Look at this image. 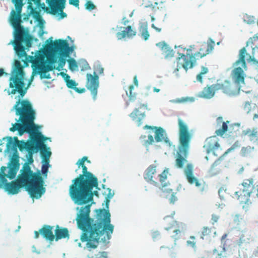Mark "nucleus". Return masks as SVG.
I'll list each match as a JSON object with an SVG mask.
<instances>
[{
	"label": "nucleus",
	"instance_id": "nucleus-41",
	"mask_svg": "<svg viewBox=\"0 0 258 258\" xmlns=\"http://www.w3.org/2000/svg\"><path fill=\"white\" fill-rule=\"evenodd\" d=\"M136 33H117L116 37L118 40L123 39L126 40L127 39L132 38L135 36Z\"/></svg>",
	"mask_w": 258,
	"mask_h": 258
},
{
	"label": "nucleus",
	"instance_id": "nucleus-27",
	"mask_svg": "<svg viewBox=\"0 0 258 258\" xmlns=\"http://www.w3.org/2000/svg\"><path fill=\"white\" fill-rule=\"evenodd\" d=\"M55 239L56 241L63 238H69V230L67 228H59L57 225L55 230Z\"/></svg>",
	"mask_w": 258,
	"mask_h": 258
},
{
	"label": "nucleus",
	"instance_id": "nucleus-40",
	"mask_svg": "<svg viewBox=\"0 0 258 258\" xmlns=\"http://www.w3.org/2000/svg\"><path fill=\"white\" fill-rule=\"evenodd\" d=\"M14 139L15 142V146L16 147H18L20 151H22L23 150L25 149L27 142H25L24 141H19L18 138L16 137H14Z\"/></svg>",
	"mask_w": 258,
	"mask_h": 258
},
{
	"label": "nucleus",
	"instance_id": "nucleus-45",
	"mask_svg": "<svg viewBox=\"0 0 258 258\" xmlns=\"http://www.w3.org/2000/svg\"><path fill=\"white\" fill-rule=\"evenodd\" d=\"M85 9L89 11L96 9V6L91 1H88L85 5Z\"/></svg>",
	"mask_w": 258,
	"mask_h": 258
},
{
	"label": "nucleus",
	"instance_id": "nucleus-3",
	"mask_svg": "<svg viewBox=\"0 0 258 258\" xmlns=\"http://www.w3.org/2000/svg\"><path fill=\"white\" fill-rule=\"evenodd\" d=\"M9 87L12 89L8 91V94H19V99L13 106L16 115L19 116L18 120L21 123H15L10 128L12 132L18 131L20 135L24 133H31L36 130L34 120L35 118V111L32 105L27 99L21 100L26 94L27 87H25L24 77L11 76L9 79Z\"/></svg>",
	"mask_w": 258,
	"mask_h": 258
},
{
	"label": "nucleus",
	"instance_id": "nucleus-10",
	"mask_svg": "<svg viewBox=\"0 0 258 258\" xmlns=\"http://www.w3.org/2000/svg\"><path fill=\"white\" fill-rule=\"evenodd\" d=\"M144 128L151 130V131L149 132V134L148 136V140H145L146 138V135H142L140 137V139L143 140V145L146 147H148L154 142L153 136L150 134L153 132L155 133V139L156 142H161L164 141L166 143H167L169 142V140L166 136V133L162 127L152 126L146 125L144 126Z\"/></svg>",
	"mask_w": 258,
	"mask_h": 258
},
{
	"label": "nucleus",
	"instance_id": "nucleus-26",
	"mask_svg": "<svg viewBox=\"0 0 258 258\" xmlns=\"http://www.w3.org/2000/svg\"><path fill=\"white\" fill-rule=\"evenodd\" d=\"M156 45L162 50L166 58H169L174 56V51L165 42H159Z\"/></svg>",
	"mask_w": 258,
	"mask_h": 258
},
{
	"label": "nucleus",
	"instance_id": "nucleus-15",
	"mask_svg": "<svg viewBox=\"0 0 258 258\" xmlns=\"http://www.w3.org/2000/svg\"><path fill=\"white\" fill-rule=\"evenodd\" d=\"M216 87L217 91L221 90L223 93L230 96L238 95L240 89V86H235L232 82L227 80L223 81H218L216 83Z\"/></svg>",
	"mask_w": 258,
	"mask_h": 258
},
{
	"label": "nucleus",
	"instance_id": "nucleus-60",
	"mask_svg": "<svg viewBox=\"0 0 258 258\" xmlns=\"http://www.w3.org/2000/svg\"><path fill=\"white\" fill-rule=\"evenodd\" d=\"M40 234V233L39 231H35L34 232V234H35L34 237H35V238H36V239L38 238L39 237V234Z\"/></svg>",
	"mask_w": 258,
	"mask_h": 258
},
{
	"label": "nucleus",
	"instance_id": "nucleus-39",
	"mask_svg": "<svg viewBox=\"0 0 258 258\" xmlns=\"http://www.w3.org/2000/svg\"><path fill=\"white\" fill-rule=\"evenodd\" d=\"M69 69L72 71H75L78 70V64L74 58H70L68 60Z\"/></svg>",
	"mask_w": 258,
	"mask_h": 258
},
{
	"label": "nucleus",
	"instance_id": "nucleus-33",
	"mask_svg": "<svg viewBox=\"0 0 258 258\" xmlns=\"http://www.w3.org/2000/svg\"><path fill=\"white\" fill-rule=\"evenodd\" d=\"M254 148L250 146L243 147L240 151V154L242 157H248L252 155Z\"/></svg>",
	"mask_w": 258,
	"mask_h": 258
},
{
	"label": "nucleus",
	"instance_id": "nucleus-38",
	"mask_svg": "<svg viewBox=\"0 0 258 258\" xmlns=\"http://www.w3.org/2000/svg\"><path fill=\"white\" fill-rule=\"evenodd\" d=\"M243 21L248 25H251L255 23V19L254 16L245 14L243 16Z\"/></svg>",
	"mask_w": 258,
	"mask_h": 258
},
{
	"label": "nucleus",
	"instance_id": "nucleus-8",
	"mask_svg": "<svg viewBox=\"0 0 258 258\" xmlns=\"http://www.w3.org/2000/svg\"><path fill=\"white\" fill-rule=\"evenodd\" d=\"M168 172V169H165L161 174L157 175V166L152 164L148 166L145 171L144 178L148 182L156 186L159 185V182L157 181V178H159V181L161 183L162 187H164L168 184L166 181L167 179Z\"/></svg>",
	"mask_w": 258,
	"mask_h": 258
},
{
	"label": "nucleus",
	"instance_id": "nucleus-50",
	"mask_svg": "<svg viewBox=\"0 0 258 258\" xmlns=\"http://www.w3.org/2000/svg\"><path fill=\"white\" fill-rule=\"evenodd\" d=\"M47 60L49 64H53L56 62V59L54 57H53L52 55V53L50 54V55H48V56H47L46 57Z\"/></svg>",
	"mask_w": 258,
	"mask_h": 258
},
{
	"label": "nucleus",
	"instance_id": "nucleus-12",
	"mask_svg": "<svg viewBox=\"0 0 258 258\" xmlns=\"http://www.w3.org/2000/svg\"><path fill=\"white\" fill-rule=\"evenodd\" d=\"M173 215L174 214H172L171 216H166L164 220L165 224L167 226L165 229L168 231H171L173 232L171 237L174 239L175 241L174 245H175V241L180 238L184 227L182 223H179L174 220Z\"/></svg>",
	"mask_w": 258,
	"mask_h": 258
},
{
	"label": "nucleus",
	"instance_id": "nucleus-4",
	"mask_svg": "<svg viewBox=\"0 0 258 258\" xmlns=\"http://www.w3.org/2000/svg\"><path fill=\"white\" fill-rule=\"evenodd\" d=\"M215 42L209 39L199 45H190L187 48L182 45L177 46L178 57L177 60V68L175 72L183 68L186 72L192 69L197 64V60L211 53L214 49Z\"/></svg>",
	"mask_w": 258,
	"mask_h": 258
},
{
	"label": "nucleus",
	"instance_id": "nucleus-46",
	"mask_svg": "<svg viewBox=\"0 0 258 258\" xmlns=\"http://www.w3.org/2000/svg\"><path fill=\"white\" fill-rule=\"evenodd\" d=\"M189 239V240L186 241L187 245L192 248H196V241H195V237L194 236H190Z\"/></svg>",
	"mask_w": 258,
	"mask_h": 258
},
{
	"label": "nucleus",
	"instance_id": "nucleus-9",
	"mask_svg": "<svg viewBox=\"0 0 258 258\" xmlns=\"http://www.w3.org/2000/svg\"><path fill=\"white\" fill-rule=\"evenodd\" d=\"M248 54L245 47H243L239 51V58L236 60L235 64L236 66L241 65L242 68L238 67L233 69L232 72V78L235 83V86H240V84H244L245 74L242 69H246L245 57Z\"/></svg>",
	"mask_w": 258,
	"mask_h": 258
},
{
	"label": "nucleus",
	"instance_id": "nucleus-44",
	"mask_svg": "<svg viewBox=\"0 0 258 258\" xmlns=\"http://www.w3.org/2000/svg\"><path fill=\"white\" fill-rule=\"evenodd\" d=\"M108 192L107 195V196L105 197V205L106 207L108 209V206H109V203L110 202V199L112 198V197L114 195V193L113 191H111V189L108 188L107 189Z\"/></svg>",
	"mask_w": 258,
	"mask_h": 258
},
{
	"label": "nucleus",
	"instance_id": "nucleus-16",
	"mask_svg": "<svg viewBox=\"0 0 258 258\" xmlns=\"http://www.w3.org/2000/svg\"><path fill=\"white\" fill-rule=\"evenodd\" d=\"M184 173L188 182L191 185H195L197 188L201 191H203L205 188V183L199 179L194 176V166L191 163L186 165L184 170Z\"/></svg>",
	"mask_w": 258,
	"mask_h": 258
},
{
	"label": "nucleus",
	"instance_id": "nucleus-21",
	"mask_svg": "<svg viewBox=\"0 0 258 258\" xmlns=\"http://www.w3.org/2000/svg\"><path fill=\"white\" fill-rule=\"evenodd\" d=\"M50 53L49 48L46 46L44 48H41L37 51L34 56V59L33 61L37 68L41 64L45 63V59L47 56L50 55Z\"/></svg>",
	"mask_w": 258,
	"mask_h": 258
},
{
	"label": "nucleus",
	"instance_id": "nucleus-18",
	"mask_svg": "<svg viewBox=\"0 0 258 258\" xmlns=\"http://www.w3.org/2000/svg\"><path fill=\"white\" fill-rule=\"evenodd\" d=\"M28 1V9L30 10L29 14L38 22L40 27L39 32H44L43 31L44 25L45 21L42 19L40 15L41 8L36 7V5H34L33 2Z\"/></svg>",
	"mask_w": 258,
	"mask_h": 258
},
{
	"label": "nucleus",
	"instance_id": "nucleus-13",
	"mask_svg": "<svg viewBox=\"0 0 258 258\" xmlns=\"http://www.w3.org/2000/svg\"><path fill=\"white\" fill-rule=\"evenodd\" d=\"M95 71L94 76L91 74H87V82L86 84V87L91 92L94 100L96 98L97 89L99 87V77L96 74V72L99 74H102L103 73L104 69L98 65L95 68Z\"/></svg>",
	"mask_w": 258,
	"mask_h": 258
},
{
	"label": "nucleus",
	"instance_id": "nucleus-63",
	"mask_svg": "<svg viewBox=\"0 0 258 258\" xmlns=\"http://www.w3.org/2000/svg\"><path fill=\"white\" fill-rule=\"evenodd\" d=\"M123 21V24L124 26L126 25V24L129 21L126 19V18H123L122 19Z\"/></svg>",
	"mask_w": 258,
	"mask_h": 258
},
{
	"label": "nucleus",
	"instance_id": "nucleus-53",
	"mask_svg": "<svg viewBox=\"0 0 258 258\" xmlns=\"http://www.w3.org/2000/svg\"><path fill=\"white\" fill-rule=\"evenodd\" d=\"M177 198L176 197L175 194L172 192L170 196V198L169 199L170 203L171 204H174L175 202L177 201Z\"/></svg>",
	"mask_w": 258,
	"mask_h": 258
},
{
	"label": "nucleus",
	"instance_id": "nucleus-36",
	"mask_svg": "<svg viewBox=\"0 0 258 258\" xmlns=\"http://www.w3.org/2000/svg\"><path fill=\"white\" fill-rule=\"evenodd\" d=\"M67 86L68 88L71 89H74L77 92L82 93L83 92V90H79L78 88H76V86L77 85V84L76 82L73 80H71L70 78L67 79L65 81Z\"/></svg>",
	"mask_w": 258,
	"mask_h": 258
},
{
	"label": "nucleus",
	"instance_id": "nucleus-31",
	"mask_svg": "<svg viewBox=\"0 0 258 258\" xmlns=\"http://www.w3.org/2000/svg\"><path fill=\"white\" fill-rule=\"evenodd\" d=\"M252 237L251 235L248 232H244L241 234L237 244L239 246H241L243 244L249 243Z\"/></svg>",
	"mask_w": 258,
	"mask_h": 258
},
{
	"label": "nucleus",
	"instance_id": "nucleus-30",
	"mask_svg": "<svg viewBox=\"0 0 258 258\" xmlns=\"http://www.w3.org/2000/svg\"><path fill=\"white\" fill-rule=\"evenodd\" d=\"M212 233H213L214 235L216 234L215 228H212L205 226L202 229L201 234V238L204 239L205 238H210L212 235Z\"/></svg>",
	"mask_w": 258,
	"mask_h": 258
},
{
	"label": "nucleus",
	"instance_id": "nucleus-58",
	"mask_svg": "<svg viewBox=\"0 0 258 258\" xmlns=\"http://www.w3.org/2000/svg\"><path fill=\"white\" fill-rule=\"evenodd\" d=\"M32 154H29L30 157L28 159V162H26V163H28L29 165V164H31V163H32L33 162V158L32 157Z\"/></svg>",
	"mask_w": 258,
	"mask_h": 258
},
{
	"label": "nucleus",
	"instance_id": "nucleus-7",
	"mask_svg": "<svg viewBox=\"0 0 258 258\" xmlns=\"http://www.w3.org/2000/svg\"><path fill=\"white\" fill-rule=\"evenodd\" d=\"M253 188V179L252 178L245 179L239 185L238 190L234 193L235 198L245 211L249 210L252 204L250 197Z\"/></svg>",
	"mask_w": 258,
	"mask_h": 258
},
{
	"label": "nucleus",
	"instance_id": "nucleus-37",
	"mask_svg": "<svg viewBox=\"0 0 258 258\" xmlns=\"http://www.w3.org/2000/svg\"><path fill=\"white\" fill-rule=\"evenodd\" d=\"M229 122V121H227L226 122H223L222 124V127L217 130L215 133L216 135L222 136H223L228 130V125L227 123Z\"/></svg>",
	"mask_w": 258,
	"mask_h": 258
},
{
	"label": "nucleus",
	"instance_id": "nucleus-35",
	"mask_svg": "<svg viewBox=\"0 0 258 258\" xmlns=\"http://www.w3.org/2000/svg\"><path fill=\"white\" fill-rule=\"evenodd\" d=\"M48 168H49V162H44L41 167V170H37L36 172L40 171L41 176L43 178V180L44 178H46L47 176V173L48 172Z\"/></svg>",
	"mask_w": 258,
	"mask_h": 258
},
{
	"label": "nucleus",
	"instance_id": "nucleus-42",
	"mask_svg": "<svg viewBox=\"0 0 258 258\" xmlns=\"http://www.w3.org/2000/svg\"><path fill=\"white\" fill-rule=\"evenodd\" d=\"M38 147L32 142H27L25 149L28 151L29 154H32Z\"/></svg>",
	"mask_w": 258,
	"mask_h": 258
},
{
	"label": "nucleus",
	"instance_id": "nucleus-61",
	"mask_svg": "<svg viewBox=\"0 0 258 258\" xmlns=\"http://www.w3.org/2000/svg\"><path fill=\"white\" fill-rule=\"evenodd\" d=\"M134 83L136 86H138V81L137 76H135L134 78Z\"/></svg>",
	"mask_w": 258,
	"mask_h": 258
},
{
	"label": "nucleus",
	"instance_id": "nucleus-5",
	"mask_svg": "<svg viewBox=\"0 0 258 258\" xmlns=\"http://www.w3.org/2000/svg\"><path fill=\"white\" fill-rule=\"evenodd\" d=\"M178 124L179 145L177 152L175 165L177 168L181 169L187 162L186 159L187 157L192 135L187 125L181 118L178 119Z\"/></svg>",
	"mask_w": 258,
	"mask_h": 258
},
{
	"label": "nucleus",
	"instance_id": "nucleus-20",
	"mask_svg": "<svg viewBox=\"0 0 258 258\" xmlns=\"http://www.w3.org/2000/svg\"><path fill=\"white\" fill-rule=\"evenodd\" d=\"M49 48L50 54L52 52H63L66 50L68 47V44L65 40H59L51 42L46 45Z\"/></svg>",
	"mask_w": 258,
	"mask_h": 258
},
{
	"label": "nucleus",
	"instance_id": "nucleus-28",
	"mask_svg": "<svg viewBox=\"0 0 258 258\" xmlns=\"http://www.w3.org/2000/svg\"><path fill=\"white\" fill-rule=\"evenodd\" d=\"M242 135L248 137L251 141L258 139V130L256 128H248L242 131Z\"/></svg>",
	"mask_w": 258,
	"mask_h": 258
},
{
	"label": "nucleus",
	"instance_id": "nucleus-25",
	"mask_svg": "<svg viewBox=\"0 0 258 258\" xmlns=\"http://www.w3.org/2000/svg\"><path fill=\"white\" fill-rule=\"evenodd\" d=\"M37 68L39 71L40 77L42 79V78L50 79V75L48 74L47 75H46V73L49 71H51L54 69H56V68L54 65L51 64L49 63L47 64H45V63H43V64H41Z\"/></svg>",
	"mask_w": 258,
	"mask_h": 258
},
{
	"label": "nucleus",
	"instance_id": "nucleus-2",
	"mask_svg": "<svg viewBox=\"0 0 258 258\" xmlns=\"http://www.w3.org/2000/svg\"><path fill=\"white\" fill-rule=\"evenodd\" d=\"M20 166L19 159L12 158L9 165L8 174H6L7 167L2 166L0 169V188L4 187L9 194L15 195L18 193L20 188L25 187L32 198L39 199L45 192L44 187L45 182L41 176L40 171L34 172L28 163H25L20 174L16 180L7 182V178L14 179Z\"/></svg>",
	"mask_w": 258,
	"mask_h": 258
},
{
	"label": "nucleus",
	"instance_id": "nucleus-14",
	"mask_svg": "<svg viewBox=\"0 0 258 258\" xmlns=\"http://www.w3.org/2000/svg\"><path fill=\"white\" fill-rule=\"evenodd\" d=\"M35 126L36 130L29 134L31 138H32V136H34L37 141V147L40 150V154L44 162H49L51 152L49 151V148H47L46 145L43 143L45 138L41 133L37 132V127L36 125Z\"/></svg>",
	"mask_w": 258,
	"mask_h": 258
},
{
	"label": "nucleus",
	"instance_id": "nucleus-51",
	"mask_svg": "<svg viewBox=\"0 0 258 258\" xmlns=\"http://www.w3.org/2000/svg\"><path fill=\"white\" fill-rule=\"evenodd\" d=\"M123 29L121 31V32L123 33H128V32H132L133 31V29L132 26H127L123 27Z\"/></svg>",
	"mask_w": 258,
	"mask_h": 258
},
{
	"label": "nucleus",
	"instance_id": "nucleus-11",
	"mask_svg": "<svg viewBox=\"0 0 258 258\" xmlns=\"http://www.w3.org/2000/svg\"><path fill=\"white\" fill-rule=\"evenodd\" d=\"M29 34L14 33L15 38L14 41V49L19 57H23L26 55L23 44L28 48L31 46L33 37Z\"/></svg>",
	"mask_w": 258,
	"mask_h": 258
},
{
	"label": "nucleus",
	"instance_id": "nucleus-47",
	"mask_svg": "<svg viewBox=\"0 0 258 258\" xmlns=\"http://www.w3.org/2000/svg\"><path fill=\"white\" fill-rule=\"evenodd\" d=\"M243 110L247 113H249L252 111L251 105L249 102L246 101L244 103Z\"/></svg>",
	"mask_w": 258,
	"mask_h": 258
},
{
	"label": "nucleus",
	"instance_id": "nucleus-32",
	"mask_svg": "<svg viewBox=\"0 0 258 258\" xmlns=\"http://www.w3.org/2000/svg\"><path fill=\"white\" fill-rule=\"evenodd\" d=\"M213 254L215 255V258H228L227 253L224 247L220 246L217 249H214L213 251Z\"/></svg>",
	"mask_w": 258,
	"mask_h": 258
},
{
	"label": "nucleus",
	"instance_id": "nucleus-52",
	"mask_svg": "<svg viewBox=\"0 0 258 258\" xmlns=\"http://www.w3.org/2000/svg\"><path fill=\"white\" fill-rule=\"evenodd\" d=\"M69 4L76 8H79V0H69Z\"/></svg>",
	"mask_w": 258,
	"mask_h": 258
},
{
	"label": "nucleus",
	"instance_id": "nucleus-1",
	"mask_svg": "<svg viewBox=\"0 0 258 258\" xmlns=\"http://www.w3.org/2000/svg\"><path fill=\"white\" fill-rule=\"evenodd\" d=\"M95 182L86 188L79 186L69 190L70 196L75 204H87L81 207L76 220L78 228L83 231L80 239L82 242H86V247L90 250L97 248L100 240L104 243H108L114 230V226L110 223L111 215L108 210H96L95 217H90L93 196L98 197L97 191H92L94 187L98 188L97 179Z\"/></svg>",
	"mask_w": 258,
	"mask_h": 258
},
{
	"label": "nucleus",
	"instance_id": "nucleus-55",
	"mask_svg": "<svg viewBox=\"0 0 258 258\" xmlns=\"http://www.w3.org/2000/svg\"><path fill=\"white\" fill-rule=\"evenodd\" d=\"M60 75L62 76V77L64 79V80L66 81L67 79H68L69 78H70V76L66 74L64 72H60Z\"/></svg>",
	"mask_w": 258,
	"mask_h": 258
},
{
	"label": "nucleus",
	"instance_id": "nucleus-23",
	"mask_svg": "<svg viewBox=\"0 0 258 258\" xmlns=\"http://www.w3.org/2000/svg\"><path fill=\"white\" fill-rule=\"evenodd\" d=\"M53 226L45 225L39 230V232L46 240L52 241L55 238L53 233Z\"/></svg>",
	"mask_w": 258,
	"mask_h": 258
},
{
	"label": "nucleus",
	"instance_id": "nucleus-57",
	"mask_svg": "<svg viewBox=\"0 0 258 258\" xmlns=\"http://www.w3.org/2000/svg\"><path fill=\"white\" fill-rule=\"evenodd\" d=\"M252 255L258 257V246L253 250Z\"/></svg>",
	"mask_w": 258,
	"mask_h": 258
},
{
	"label": "nucleus",
	"instance_id": "nucleus-54",
	"mask_svg": "<svg viewBox=\"0 0 258 258\" xmlns=\"http://www.w3.org/2000/svg\"><path fill=\"white\" fill-rule=\"evenodd\" d=\"M82 63H83V66L81 67V70L82 71L88 70L89 68V64L87 63V62L86 61L84 60V61H82Z\"/></svg>",
	"mask_w": 258,
	"mask_h": 258
},
{
	"label": "nucleus",
	"instance_id": "nucleus-24",
	"mask_svg": "<svg viewBox=\"0 0 258 258\" xmlns=\"http://www.w3.org/2000/svg\"><path fill=\"white\" fill-rule=\"evenodd\" d=\"M217 91L216 84L208 85L201 92L200 96L206 99H211L214 96Z\"/></svg>",
	"mask_w": 258,
	"mask_h": 258
},
{
	"label": "nucleus",
	"instance_id": "nucleus-49",
	"mask_svg": "<svg viewBox=\"0 0 258 258\" xmlns=\"http://www.w3.org/2000/svg\"><path fill=\"white\" fill-rule=\"evenodd\" d=\"M65 63V59L63 58H59L58 66L56 68V70H57L58 71H60L61 69H62L64 66Z\"/></svg>",
	"mask_w": 258,
	"mask_h": 258
},
{
	"label": "nucleus",
	"instance_id": "nucleus-62",
	"mask_svg": "<svg viewBox=\"0 0 258 258\" xmlns=\"http://www.w3.org/2000/svg\"><path fill=\"white\" fill-rule=\"evenodd\" d=\"M4 74H7L4 71V70L2 68H0V77L3 76Z\"/></svg>",
	"mask_w": 258,
	"mask_h": 258
},
{
	"label": "nucleus",
	"instance_id": "nucleus-48",
	"mask_svg": "<svg viewBox=\"0 0 258 258\" xmlns=\"http://www.w3.org/2000/svg\"><path fill=\"white\" fill-rule=\"evenodd\" d=\"M140 32L146 33L148 32V26L146 23H141L139 27Z\"/></svg>",
	"mask_w": 258,
	"mask_h": 258
},
{
	"label": "nucleus",
	"instance_id": "nucleus-34",
	"mask_svg": "<svg viewBox=\"0 0 258 258\" xmlns=\"http://www.w3.org/2000/svg\"><path fill=\"white\" fill-rule=\"evenodd\" d=\"M209 73V69L208 68L205 66L201 67V71L199 74L197 75L196 79L197 80L200 82L203 83V78L204 76Z\"/></svg>",
	"mask_w": 258,
	"mask_h": 258
},
{
	"label": "nucleus",
	"instance_id": "nucleus-19",
	"mask_svg": "<svg viewBox=\"0 0 258 258\" xmlns=\"http://www.w3.org/2000/svg\"><path fill=\"white\" fill-rule=\"evenodd\" d=\"M240 147V144L238 141H236L234 144L229 148L219 159H218L211 166L210 169L209 170V173L211 176H214L217 175L220 172V169L219 167L217 168V166L220 164V158L224 157L225 155L227 154L230 151L234 150L237 148Z\"/></svg>",
	"mask_w": 258,
	"mask_h": 258
},
{
	"label": "nucleus",
	"instance_id": "nucleus-6",
	"mask_svg": "<svg viewBox=\"0 0 258 258\" xmlns=\"http://www.w3.org/2000/svg\"><path fill=\"white\" fill-rule=\"evenodd\" d=\"M85 161L90 163V161L88 160L86 156H84L77 161L76 164L78 165L79 168L80 166L82 168V174L73 180V183L70 186L69 190L79 186L83 187V189L86 188L87 187H90L91 184L96 182V179L97 178L92 173L88 171L87 167L85 165Z\"/></svg>",
	"mask_w": 258,
	"mask_h": 258
},
{
	"label": "nucleus",
	"instance_id": "nucleus-56",
	"mask_svg": "<svg viewBox=\"0 0 258 258\" xmlns=\"http://www.w3.org/2000/svg\"><path fill=\"white\" fill-rule=\"evenodd\" d=\"M219 219V217L216 215H212V220L214 223L217 222Z\"/></svg>",
	"mask_w": 258,
	"mask_h": 258
},
{
	"label": "nucleus",
	"instance_id": "nucleus-64",
	"mask_svg": "<svg viewBox=\"0 0 258 258\" xmlns=\"http://www.w3.org/2000/svg\"><path fill=\"white\" fill-rule=\"evenodd\" d=\"M186 99H178L176 101V102L181 103L186 101Z\"/></svg>",
	"mask_w": 258,
	"mask_h": 258
},
{
	"label": "nucleus",
	"instance_id": "nucleus-29",
	"mask_svg": "<svg viewBox=\"0 0 258 258\" xmlns=\"http://www.w3.org/2000/svg\"><path fill=\"white\" fill-rule=\"evenodd\" d=\"M25 73L21 62L19 60H16L14 64V69L11 76L24 77Z\"/></svg>",
	"mask_w": 258,
	"mask_h": 258
},
{
	"label": "nucleus",
	"instance_id": "nucleus-17",
	"mask_svg": "<svg viewBox=\"0 0 258 258\" xmlns=\"http://www.w3.org/2000/svg\"><path fill=\"white\" fill-rule=\"evenodd\" d=\"M203 147L208 154L212 153L216 156H218L222 150L219 143V140L216 136L207 138Z\"/></svg>",
	"mask_w": 258,
	"mask_h": 258
},
{
	"label": "nucleus",
	"instance_id": "nucleus-59",
	"mask_svg": "<svg viewBox=\"0 0 258 258\" xmlns=\"http://www.w3.org/2000/svg\"><path fill=\"white\" fill-rule=\"evenodd\" d=\"M142 36L144 37L145 40H147L149 37V33H142Z\"/></svg>",
	"mask_w": 258,
	"mask_h": 258
},
{
	"label": "nucleus",
	"instance_id": "nucleus-43",
	"mask_svg": "<svg viewBox=\"0 0 258 258\" xmlns=\"http://www.w3.org/2000/svg\"><path fill=\"white\" fill-rule=\"evenodd\" d=\"M134 89V86L133 85H131L129 87V94H128L127 92H126V94L129 97V100L131 101H134L136 98L137 94L135 92H133V90Z\"/></svg>",
	"mask_w": 258,
	"mask_h": 258
},
{
	"label": "nucleus",
	"instance_id": "nucleus-22",
	"mask_svg": "<svg viewBox=\"0 0 258 258\" xmlns=\"http://www.w3.org/2000/svg\"><path fill=\"white\" fill-rule=\"evenodd\" d=\"M147 108V105L145 104H141L138 108L130 113V116L133 119L136 120L138 125H141V121L145 116V110Z\"/></svg>",
	"mask_w": 258,
	"mask_h": 258
}]
</instances>
